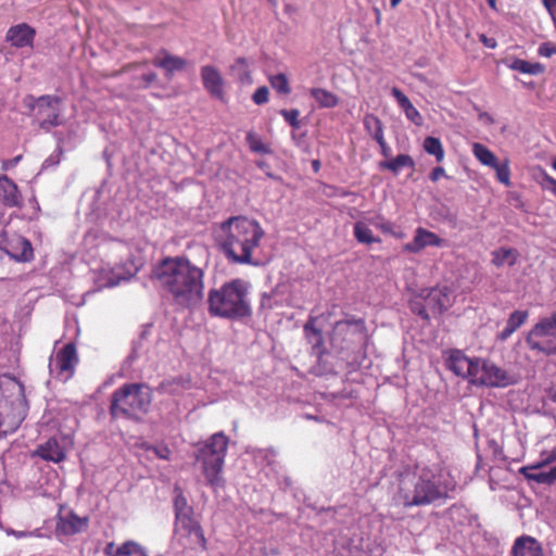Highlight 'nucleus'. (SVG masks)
Returning a JSON list of instances; mask_svg holds the SVG:
<instances>
[{"mask_svg":"<svg viewBox=\"0 0 556 556\" xmlns=\"http://www.w3.org/2000/svg\"><path fill=\"white\" fill-rule=\"evenodd\" d=\"M166 298L179 309H193L204 299V271L185 257H167L154 269Z\"/></svg>","mask_w":556,"mask_h":556,"instance_id":"nucleus-1","label":"nucleus"},{"mask_svg":"<svg viewBox=\"0 0 556 556\" xmlns=\"http://www.w3.org/2000/svg\"><path fill=\"white\" fill-rule=\"evenodd\" d=\"M450 472L440 464L416 466L400 476L397 497L405 507L422 506L447 496L455 488Z\"/></svg>","mask_w":556,"mask_h":556,"instance_id":"nucleus-2","label":"nucleus"},{"mask_svg":"<svg viewBox=\"0 0 556 556\" xmlns=\"http://www.w3.org/2000/svg\"><path fill=\"white\" fill-rule=\"evenodd\" d=\"M208 313L212 316L238 319L251 314L248 298V286L240 279H235L218 289H212L207 295Z\"/></svg>","mask_w":556,"mask_h":556,"instance_id":"nucleus-3","label":"nucleus"},{"mask_svg":"<svg viewBox=\"0 0 556 556\" xmlns=\"http://www.w3.org/2000/svg\"><path fill=\"white\" fill-rule=\"evenodd\" d=\"M23 386L9 375L0 376V438L13 433L26 416Z\"/></svg>","mask_w":556,"mask_h":556,"instance_id":"nucleus-4","label":"nucleus"},{"mask_svg":"<svg viewBox=\"0 0 556 556\" xmlns=\"http://www.w3.org/2000/svg\"><path fill=\"white\" fill-rule=\"evenodd\" d=\"M228 442V437L219 431L212 434L197 452V459L202 464V472L213 489L220 488L224 483L222 472Z\"/></svg>","mask_w":556,"mask_h":556,"instance_id":"nucleus-5","label":"nucleus"},{"mask_svg":"<svg viewBox=\"0 0 556 556\" xmlns=\"http://www.w3.org/2000/svg\"><path fill=\"white\" fill-rule=\"evenodd\" d=\"M213 231L218 243H258L264 236L260 223L243 215L229 217Z\"/></svg>","mask_w":556,"mask_h":556,"instance_id":"nucleus-6","label":"nucleus"},{"mask_svg":"<svg viewBox=\"0 0 556 556\" xmlns=\"http://www.w3.org/2000/svg\"><path fill=\"white\" fill-rule=\"evenodd\" d=\"M526 343L532 352L538 354H556V313L535 324L529 331Z\"/></svg>","mask_w":556,"mask_h":556,"instance_id":"nucleus-7","label":"nucleus"},{"mask_svg":"<svg viewBox=\"0 0 556 556\" xmlns=\"http://www.w3.org/2000/svg\"><path fill=\"white\" fill-rule=\"evenodd\" d=\"M452 305V295L447 287L424 289L412 301V309L424 319L430 318V313L441 314Z\"/></svg>","mask_w":556,"mask_h":556,"instance_id":"nucleus-8","label":"nucleus"},{"mask_svg":"<svg viewBox=\"0 0 556 556\" xmlns=\"http://www.w3.org/2000/svg\"><path fill=\"white\" fill-rule=\"evenodd\" d=\"M33 101L29 108L35 111L42 130L49 131L51 128L60 126L62 99L58 96H41L39 98L29 97Z\"/></svg>","mask_w":556,"mask_h":556,"instance_id":"nucleus-9","label":"nucleus"},{"mask_svg":"<svg viewBox=\"0 0 556 556\" xmlns=\"http://www.w3.org/2000/svg\"><path fill=\"white\" fill-rule=\"evenodd\" d=\"M471 383L489 388H505L515 382L513 376L494 363L478 358Z\"/></svg>","mask_w":556,"mask_h":556,"instance_id":"nucleus-10","label":"nucleus"},{"mask_svg":"<svg viewBox=\"0 0 556 556\" xmlns=\"http://www.w3.org/2000/svg\"><path fill=\"white\" fill-rule=\"evenodd\" d=\"M113 417L135 418L139 410V383H129L115 391L112 396Z\"/></svg>","mask_w":556,"mask_h":556,"instance_id":"nucleus-11","label":"nucleus"},{"mask_svg":"<svg viewBox=\"0 0 556 556\" xmlns=\"http://www.w3.org/2000/svg\"><path fill=\"white\" fill-rule=\"evenodd\" d=\"M228 258L253 266L266 265L273 257L271 245H222Z\"/></svg>","mask_w":556,"mask_h":556,"instance_id":"nucleus-12","label":"nucleus"},{"mask_svg":"<svg viewBox=\"0 0 556 556\" xmlns=\"http://www.w3.org/2000/svg\"><path fill=\"white\" fill-rule=\"evenodd\" d=\"M77 363L76 348L73 343H67L50 357V375L61 381H67L74 375Z\"/></svg>","mask_w":556,"mask_h":556,"instance_id":"nucleus-13","label":"nucleus"},{"mask_svg":"<svg viewBox=\"0 0 556 556\" xmlns=\"http://www.w3.org/2000/svg\"><path fill=\"white\" fill-rule=\"evenodd\" d=\"M522 472L529 480L539 483L551 484L556 481V447L543 454L539 463L525 467Z\"/></svg>","mask_w":556,"mask_h":556,"instance_id":"nucleus-14","label":"nucleus"},{"mask_svg":"<svg viewBox=\"0 0 556 556\" xmlns=\"http://www.w3.org/2000/svg\"><path fill=\"white\" fill-rule=\"evenodd\" d=\"M193 513H184L176 516L175 533L188 536L190 543L199 544L205 547V536L199 522L192 517Z\"/></svg>","mask_w":556,"mask_h":556,"instance_id":"nucleus-15","label":"nucleus"},{"mask_svg":"<svg viewBox=\"0 0 556 556\" xmlns=\"http://www.w3.org/2000/svg\"><path fill=\"white\" fill-rule=\"evenodd\" d=\"M201 80L206 92L214 99L226 102L225 80L213 65H204L200 70Z\"/></svg>","mask_w":556,"mask_h":556,"instance_id":"nucleus-16","label":"nucleus"},{"mask_svg":"<svg viewBox=\"0 0 556 556\" xmlns=\"http://www.w3.org/2000/svg\"><path fill=\"white\" fill-rule=\"evenodd\" d=\"M139 267L136 265L134 261H130L126 268L115 267V268H102L100 271V276L98 278V283L101 288L103 287H115L123 281L129 280L134 277Z\"/></svg>","mask_w":556,"mask_h":556,"instance_id":"nucleus-17","label":"nucleus"},{"mask_svg":"<svg viewBox=\"0 0 556 556\" xmlns=\"http://www.w3.org/2000/svg\"><path fill=\"white\" fill-rule=\"evenodd\" d=\"M36 36V29L28 25L27 23H21L14 26H11L7 34L5 40L10 42L12 47L15 48H33L34 40Z\"/></svg>","mask_w":556,"mask_h":556,"instance_id":"nucleus-18","label":"nucleus"},{"mask_svg":"<svg viewBox=\"0 0 556 556\" xmlns=\"http://www.w3.org/2000/svg\"><path fill=\"white\" fill-rule=\"evenodd\" d=\"M478 358H469L463 352L455 350L452 351L447 358V367L456 376L467 378L471 383L473 367H476Z\"/></svg>","mask_w":556,"mask_h":556,"instance_id":"nucleus-19","label":"nucleus"},{"mask_svg":"<svg viewBox=\"0 0 556 556\" xmlns=\"http://www.w3.org/2000/svg\"><path fill=\"white\" fill-rule=\"evenodd\" d=\"M511 556H545L542 544L533 536L521 535L514 542Z\"/></svg>","mask_w":556,"mask_h":556,"instance_id":"nucleus-20","label":"nucleus"},{"mask_svg":"<svg viewBox=\"0 0 556 556\" xmlns=\"http://www.w3.org/2000/svg\"><path fill=\"white\" fill-rule=\"evenodd\" d=\"M0 202L8 207L21 206L22 195L17 185L7 175H0Z\"/></svg>","mask_w":556,"mask_h":556,"instance_id":"nucleus-21","label":"nucleus"},{"mask_svg":"<svg viewBox=\"0 0 556 556\" xmlns=\"http://www.w3.org/2000/svg\"><path fill=\"white\" fill-rule=\"evenodd\" d=\"M153 65L163 68L166 76L170 77L174 72L182 71L187 61L184 58L172 55L167 51H162L153 59Z\"/></svg>","mask_w":556,"mask_h":556,"instance_id":"nucleus-22","label":"nucleus"},{"mask_svg":"<svg viewBox=\"0 0 556 556\" xmlns=\"http://www.w3.org/2000/svg\"><path fill=\"white\" fill-rule=\"evenodd\" d=\"M391 93L397 101L400 108L405 113L406 118L418 127L422 126L424 118L419 111L413 105L408 97L396 87L392 88Z\"/></svg>","mask_w":556,"mask_h":556,"instance_id":"nucleus-23","label":"nucleus"},{"mask_svg":"<svg viewBox=\"0 0 556 556\" xmlns=\"http://www.w3.org/2000/svg\"><path fill=\"white\" fill-rule=\"evenodd\" d=\"M36 455L45 460L60 463L65 459V450L55 439H49L46 443L39 445L36 450Z\"/></svg>","mask_w":556,"mask_h":556,"instance_id":"nucleus-24","label":"nucleus"},{"mask_svg":"<svg viewBox=\"0 0 556 556\" xmlns=\"http://www.w3.org/2000/svg\"><path fill=\"white\" fill-rule=\"evenodd\" d=\"M88 526L87 517H79L73 513L60 519L58 528L64 534H76L84 531Z\"/></svg>","mask_w":556,"mask_h":556,"instance_id":"nucleus-25","label":"nucleus"},{"mask_svg":"<svg viewBox=\"0 0 556 556\" xmlns=\"http://www.w3.org/2000/svg\"><path fill=\"white\" fill-rule=\"evenodd\" d=\"M4 255L16 262H29L34 257L33 245H0V258Z\"/></svg>","mask_w":556,"mask_h":556,"instance_id":"nucleus-26","label":"nucleus"},{"mask_svg":"<svg viewBox=\"0 0 556 556\" xmlns=\"http://www.w3.org/2000/svg\"><path fill=\"white\" fill-rule=\"evenodd\" d=\"M408 167L410 169L415 168V161L408 154H399L397 156L386 160L379 163L380 169H388L395 176L399 175L402 168Z\"/></svg>","mask_w":556,"mask_h":556,"instance_id":"nucleus-27","label":"nucleus"},{"mask_svg":"<svg viewBox=\"0 0 556 556\" xmlns=\"http://www.w3.org/2000/svg\"><path fill=\"white\" fill-rule=\"evenodd\" d=\"M529 313L527 311L513 312L506 323L505 328L498 333V339L502 341L507 340L519 327H521L528 319Z\"/></svg>","mask_w":556,"mask_h":556,"instance_id":"nucleus-28","label":"nucleus"},{"mask_svg":"<svg viewBox=\"0 0 556 556\" xmlns=\"http://www.w3.org/2000/svg\"><path fill=\"white\" fill-rule=\"evenodd\" d=\"M492 263L495 266H511L517 261L518 252L511 247L502 245L492 252Z\"/></svg>","mask_w":556,"mask_h":556,"instance_id":"nucleus-29","label":"nucleus"},{"mask_svg":"<svg viewBox=\"0 0 556 556\" xmlns=\"http://www.w3.org/2000/svg\"><path fill=\"white\" fill-rule=\"evenodd\" d=\"M333 331L336 336L346 332L363 338L365 332V324L363 319L341 320L336 323Z\"/></svg>","mask_w":556,"mask_h":556,"instance_id":"nucleus-30","label":"nucleus"},{"mask_svg":"<svg viewBox=\"0 0 556 556\" xmlns=\"http://www.w3.org/2000/svg\"><path fill=\"white\" fill-rule=\"evenodd\" d=\"M508 67L513 71L529 75H540L545 72V66L543 64L539 62L531 63L529 61L517 58L513 60Z\"/></svg>","mask_w":556,"mask_h":556,"instance_id":"nucleus-31","label":"nucleus"},{"mask_svg":"<svg viewBox=\"0 0 556 556\" xmlns=\"http://www.w3.org/2000/svg\"><path fill=\"white\" fill-rule=\"evenodd\" d=\"M230 72L236 76L237 80L241 84H252V75L250 65L245 58H238L230 65Z\"/></svg>","mask_w":556,"mask_h":556,"instance_id":"nucleus-32","label":"nucleus"},{"mask_svg":"<svg viewBox=\"0 0 556 556\" xmlns=\"http://www.w3.org/2000/svg\"><path fill=\"white\" fill-rule=\"evenodd\" d=\"M104 553L108 556H137L139 553V546L132 541L125 542L121 546L116 547L114 543H108Z\"/></svg>","mask_w":556,"mask_h":556,"instance_id":"nucleus-33","label":"nucleus"},{"mask_svg":"<svg viewBox=\"0 0 556 556\" xmlns=\"http://www.w3.org/2000/svg\"><path fill=\"white\" fill-rule=\"evenodd\" d=\"M424 150L435 157V161L441 163L445 157V151L441 140L437 137L428 136L424 140Z\"/></svg>","mask_w":556,"mask_h":556,"instance_id":"nucleus-34","label":"nucleus"},{"mask_svg":"<svg viewBox=\"0 0 556 556\" xmlns=\"http://www.w3.org/2000/svg\"><path fill=\"white\" fill-rule=\"evenodd\" d=\"M311 94L321 108L330 109L338 105V97L326 89L313 88Z\"/></svg>","mask_w":556,"mask_h":556,"instance_id":"nucleus-35","label":"nucleus"},{"mask_svg":"<svg viewBox=\"0 0 556 556\" xmlns=\"http://www.w3.org/2000/svg\"><path fill=\"white\" fill-rule=\"evenodd\" d=\"M472 153L482 165L492 167L497 162L495 154L482 143H473Z\"/></svg>","mask_w":556,"mask_h":556,"instance_id":"nucleus-36","label":"nucleus"},{"mask_svg":"<svg viewBox=\"0 0 556 556\" xmlns=\"http://www.w3.org/2000/svg\"><path fill=\"white\" fill-rule=\"evenodd\" d=\"M365 130L376 140L382 139L383 127L381 121L374 114H366L363 119Z\"/></svg>","mask_w":556,"mask_h":556,"instance_id":"nucleus-37","label":"nucleus"},{"mask_svg":"<svg viewBox=\"0 0 556 556\" xmlns=\"http://www.w3.org/2000/svg\"><path fill=\"white\" fill-rule=\"evenodd\" d=\"M316 319V317H309L304 325L305 337L313 346H319L323 343L321 330L315 325Z\"/></svg>","mask_w":556,"mask_h":556,"instance_id":"nucleus-38","label":"nucleus"},{"mask_svg":"<svg viewBox=\"0 0 556 556\" xmlns=\"http://www.w3.org/2000/svg\"><path fill=\"white\" fill-rule=\"evenodd\" d=\"M491 168L495 170L496 179L503 184L505 187H510V162L508 159L503 160L502 162H496Z\"/></svg>","mask_w":556,"mask_h":556,"instance_id":"nucleus-39","label":"nucleus"},{"mask_svg":"<svg viewBox=\"0 0 556 556\" xmlns=\"http://www.w3.org/2000/svg\"><path fill=\"white\" fill-rule=\"evenodd\" d=\"M162 389L165 393L179 395L184 391L190 389V380L185 378H177L174 380L162 383Z\"/></svg>","mask_w":556,"mask_h":556,"instance_id":"nucleus-40","label":"nucleus"},{"mask_svg":"<svg viewBox=\"0 0 556 556\" xmlns=\"http://www.w3.org/2000/svg\"><path fill=\"white\" fill-rule=\"evenodd\" d=\"M144 454L148 458L157 457L160 459H168L170 451L165 445L150 446L141 443V454Z\"/></svg>","mask_w":556,"mask_h":556,"instance_id":"nucleus-41","label":"nucleus"},{"mask_svg":"<svg viewBox=\"0 0 556 556\" xmlns=\"http://www.w3.org/2000/svg\"><path fill=\"white\" fill-rule=\"evenodd\" d=\"M247 142L250 147V150L253 152L262 153V154H270L271 153L270 148L267 144H265L262 141V139L260 138V136H257L253 131H249L247 134Z\"/></svg>","mask_w":556,"mask_h":556,"instance_id":"nucleus-42","label":"nucleus"},{"mask_svg":"<svg viewBox=\"0 0 556 556\" xmlns=\"http://www.w3.org/2000/svg\"><path fill=\"white\" fill-rule=\"evenodd\" d=\"M269 83L273 89H275L280 94L287 96L291 92L289 80L282 73L270 76Z\"/></svg>","mask_w":556,"mask_h":556,"instance_id":"nucleus-43","label":"nucleus"},{"mask_svg":"<svg viewBox=\"0 0 556 556\" xmlns=\"http://www.w3.org/2000/svg\"><path fill=\"white\" fill-rule=\"evenodd\" d=\"M174 492H175V497H174L175 515H179V514H184V513H193L192 507L188 504V501L184 496L181 490L176 486Z\"/></svg>","mask_w":556,"mask_h":556,"instance_id":"nucleus-44","label":"nucleus"},{"mask_svg":"<svg viewBox=\"0 0 556 556\" xmlns=\"http://www.w3.org/2000/svg\"><path fill=\"white\" fill-rule=\"evenodd\" d=\"M413 243H440V240L432 232L418 228Z\"/></svg>","mask_w":556,"mask_h":556,"instance_id":"nucleus-45","label":"nucleus"},{"mask_svg":"<svg viewBox=\"0 0 556 556\" xmlns=\"http://www.w3.org/2000/svg\"><path fill=\"white\" fill-rule=\"evenodd\" d=\"M280 115L293 128H299L300 127V121H299L300 111L298 109L281 110L280 111Z\"/></svg>","mask_w":556,"mask_h":556,"instance_id":"nucleus-46","label":"nucleus"},{"mask_svg":"<svg viewBox=\"0 0 556 556\" xmlns=\"http://www.w3.org/2000/svg\"><path fill=\"white\" fill-rule=\"evenodd\" d=\"M354 233L359 242L370 243L372 241L370 230L361 223L355 224Z\"/></svg>","mask_w":556,"mask_h":556,"instance_id":"nucleus-47","label":"nucleus"},{"mask_svg":"<svg viewBox=\"0 0 556 556\" xmlns=\"http://www.w3.org/2000/svg\"><path fill=\"white\" fill-rule=\"evenodd\" d=\"M268 88L265 86L258 87L252 94V100L255 104H264L268 102Z\"/></svg>","mask_w":556,"mask_h":556,"instance_id":"nucleus-48","label":"nucleus"},{"mask_svg":"<svg viewBox=\"0 0 556 556\" xmlns=\"http://www.w3.org/2000/svg\"><path fill=\"white\" fill-rule=\"evenodd\" d=\"M539 55L549 58L556 54V46L552 42H543L538 50Z\"/></svg>","mask_w":556,"mask_h":556,"instance_id":"nucleus-49","label":"nucleus"},{"mask_svg":"<svg viewBox=\"0 0 556 556\" xmlns=\"http://www.w3.org/2000/svg\"><path fill=\"white\" fill-rule=\"evenodd\" d=\"M22 157L23 156L20 154V155H16L13 159L3 160L2 163H1V169L4 170V172L12 169L13 167H15L20 163Z\"/></svg>","mask_w":556,"mask_h":556,"instance_id":"nucleus-50","label":"nucleus"},{"mask_svg":"<svg viewBox=\"0 0 556 556\" xmlns=\"http://www.w3.org/2000/svg\"><path fill=\"white\" fill-rule=\"evenodd\" d=\"M543 180L548 185V189L556 197V179L549 176L545 170H542Z\"/></svg>","mask_w":556,"mask_h":556,"instance_id":"nucleus-51","label":"nucleus"},{"mask_svg":"<svg viewBox=\"0 0 556 556\" xmlns=\"http://www.w3.org/2000/svg\"><path fill=\"white\" fill-rule=\"evenodd\" d=\"M479 40H480V42H481L484 47H486V48L495 49V48L497 47V41H496V39H494V38H490V37H488V36H486V35H484V34H481V35L479 36Z\"/></svg>","mask_w":556,"mask_h":556,"instance_id":"nucleus-52","label":"nucleus"},{"mask_svg":"<svg viewBox=\"0 0 556 556\" xmlns=\"http://www.w3.org/2000/svg\"><path fill=\"white\" fill-rule=\"evenodd\" d=\"M443 176H445V169L441 166L434 167L429 175L430 179L434 182Z\"/></svg>","mask_w":556,"mask_h":556,"instance_id":"nucleus-53","label":"nucleus"},{"mask_svg":"<svg viewBox=\"0 0 556 556\" xmlns=\"http://www.w3.org/2000/svg\"><path fill=\"white\" fill-rule=\"evenodd\" d=\"M544 8L547 10L551 16L556 15V0H542Z\"/></svg>","mask_w":556,"mask_h":556,"instance_id":"nucleus-54","label":"nucleus"},{"mask_svg":"<svg viewBox=\"0 0 556 556\" xmlns=\"http://www.w3.org/2000/svg\"><path fill=\"white\" fill-rule=\"evenodd\" d=\"M377 143L380 146L381 148V152L384 156H388L389 155V151H390V147L388 146L386 139H384V135L382 136V139H376Z\"/></svg>","mask_w":556,"mask_h":556,"instance_id":"nucleus-55","label":"nucleus"},{"mask_svg":"<svg viewBox=\"0 0 556 556\" xmlns=\"http://www.w3.org/2000/svg\"><path fill=\"white\" fill-rule=\"evenodd\" d=\"M141 79H143L147 83V85H151L156 79V75L155 74H143L141 76Z\"/></svg>","mask_w":556,"mask_h":556,"instance_id":"nucleus-56","label":"nucleus"},{"mask_svg":"<svg viewBox=\"0 0 556 556\" xmlns=\"http://www.w3.org/2000/svg\"><path fill=\"white\" fill-rule=\"evenodd\" d=\"M271 296L264 295L262 300V306H267L268 308L273 307V304L270 302Z\"/></svg>","mask_w":556,"mask_h":556,"instance_id":"nucleus-57","label":"nucleus"},{"mask_svg":"<svg viewBox=\"0 0 556 556\" xmlns=\"http://www.w3.org/2000/svg\"><path fill=\"white\" fill-rule=\"evenodd\" d=\"M424 245H415V244H412V245H406V249L407 251L409 252H418L420 248H422Z\"/></svg>","mask_w":556,"mask_h":556,"instance_id":"nucleus-58","label":"nucleus"},{"mask_svg":"<svg viewBox=\"0 0 556 556\" xmlns=\"http://www.w3.org/2000/svg\"><path fill=\"white\" fill-rule=\"evenodd\" d=\"M312 166L314 168V172L317 173L320 168V162L318 160H314Z\"/></svg>","mask_w":556,"mask_h":556,"instance_id":"nucleus-59","label":"nucleus"},{"mask_svg":"<svg viewBox=\"0 0 556 556\" xmlns=\"http://www.w3.org/2000/svg\"><path fill=\"white\" fill-rule=\"evenodd\" d=\"M488 3L491 9L496 10V0H488Z\"/></svg>","mask_w":556,"mask_h":556,"instance_id":"nucleus-60","label":"nucleus"},{"mask_svg":"<svg viewBox=\"0 0 556 556\" xmlns=\"http://www.w3.org/2000/svg\"><path fill=\"white\" fill-rule=\"evenodd\" d=\"M401 1L402 0H390V4H391L392 8H395V7H397L400 4Z\"/></svg>","mask_w":556,"mask_h":556,"instance_id":"nucleus-61","label":"nucleus"},{"mask_svg":"<svg viewBox=\"0 0 556 556\" xmlns=\"http://www.w3.org/2000/svg\"><path fill=\"white\" fill-rule=\"evenodd\" d=\"M11 533H12V534H14L16 538H23V536H25V533H24V532H15V531H12Z\"/></svg>","mask_w":556,"mask_h":556,"instance_id":"nucleus-62","label":"nucleus"},{"mask_svg":"<svg viewBox=\"0 0 556 556\" xmlns=\"http://www.w3.org/2000/svg\"><path fill=\"white\" fill-rule=\"evenodd\" d=\"M492 445H494V453H496L500 450L498 444L495 441H492Z\"/></svg>","mask_w":556,"mask_h":556,"instance_id":"nucleus-63","label":"nucleus"},{"mask_svg":"<svg viewBox=\"0 0 556 556\" xmlns=\"http://www.w3.org/2000/svg\"><path fill=\"white\" fill-rule=\"evenodd\" d=\"M552 166H553V168L556 170V157L553 160V162H552Z\"/></svg>","mask_w":556,"mask_h":556,"instance_id":"nucleus-64","label":"nucleus"}]
</instances>
